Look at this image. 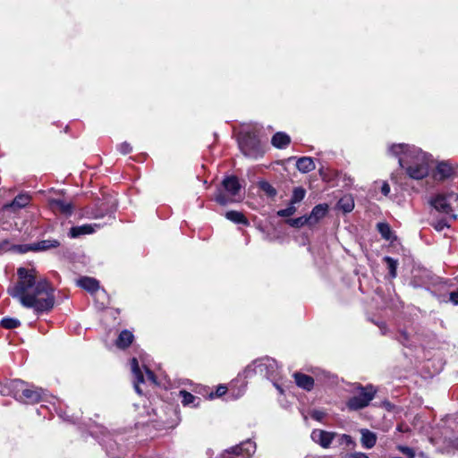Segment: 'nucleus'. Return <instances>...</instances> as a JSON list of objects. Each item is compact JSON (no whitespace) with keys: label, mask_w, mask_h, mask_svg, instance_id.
<instances>
[{"label":"nucleus","mask_w":458,"mask_h":458,"mask_svg":"<svg viewBox=\"0 0 458 458\" xmlns=\"http://www.w3.org/2000/svg\"><path fill=\"white\" fill-rule=\"evenodd\" d=\"M18 281L8 287L7 293L25 308L35 312L50 310L55 304L54 290L45 278H38L34 268L19 267Z\"/></svg>","instance_id":"obj_1"},{"label":"nucleus","mask_w":458,"mask_h":458,"mask_svg":"<svg viewBox=\"0 0 458 458\" xmlns=\"http://www.w3.org/2000/svg\"><path fill=\"white\" fill-rule=\"evenodd\" d=\"M389 152L399 158L400 166L407 175L415 180H420L428 175L429 170V156L415 146L393 144Z\"/></svg>","instance_id":"obj_2"},{"label":"nucleus","mask_w":458,"mask_h":458,"mask_svg":"<svg viewBox=\"0 0 458 458\" xmlns=\"http://www.w3.org/2000/svg\"><path fill=\"white\" fill-rule=\"evenodd\" d=\"M244 373L246 374V377L250 376L251 374H259L264 376L273 382L274 386L280 393L284 392L282 386L278 384L280 377L277 362L272 358L266 357L254 361L252 364L247 366Z\"/></svg>","instance_id":"obj_3"},{"label":"nucleus","mask_w":458,"mask_h":458,"mask_svg":"<svg viewBox=\"0 0 458 458\" xmlns=\"http://www.w3.org/2000/svg\"><path fill=\"white\" fill-rule=\"evenodd\" d=\"M240 190L241 185L237 177L228 176L223 180L222 188L217 191L215 199L222 206L235 202Z\"/></svg>","instance_id":"obj_4"},{"label":"nucleus","mask_w":458,"mask_h":458,"mask_svg":"<svg viewBox=\"0 0 458 458\" xmlns=\"http://www.w3.org/2000/svg\"><path fill=\"white\" fill-rule=\"evenodd\" d=\"M355 391V395L347 402V407L352 411H357L368 406L376 394V390L372 386H367L366 387L358 386Z\"/></svg>","instance_id":"obj_5"},{"label":"nucleus","mask_w":458,"mask_h":458,"mask_svg":"<svg viewBox=\"0 0 458 458\" xmlns=\"http://www.w3.org/2000/svg\"><path fill=\"white\" fill-rule=\"evenodd\" d=\"M240 148L244 156L257 158L263 154L259 140L252 133H245L239 141Z\"/></svg>","instance_id":"obj_6"},{"label":"nucleus","mask_w":458,"mask_h":458,"mask_svg":"<svg viewBox=\"0 0 458 458\" xmlns=\"http://www.w3.org/2000/svg\"><path fill=\"white\" fill-rule=\"evenodd\" d=\"M255 451L256 444L250 440H247L225 450L222 454V458H249Z\"/></svg>","instance_id":"obj_7"},{"label":"nucleus","mask_w":458,"mask_h":458,"mask_svg":"<svg viewBox=\"0 0 458 458\" xmlns=\"http://www.w3.org/2000/svg\"><path fill=\"white\" fill-rule=\"evenodd\" d=\"M457 201V195L454 192L437 194L431 201V205L439 212L449 214L452 212L453 202Z\"/></svg>","instance_id":"obj_8"},{"label":"nucleus","mask_w":458,"mask_h":458,"mask_svg":"<svg viewBox=\"0 0 458 458\" xmlns=\"http://www.w3.org/2000/svg\"><path fill=\"white\" fill-rule=\"evenodd\" d=\"M0 394L4 396L13 395L16 400H21V395L23 394V389L26 388L27 384L20 379L12 380L5 385L0 383Z\"/></svg>","instance_id":"obj_9"},{"label":"nucleus","mask_w":458,"mask_h":458,"mask_svg":"<svg viewBox=\"0 0 458 458\" xmlns=\"http://www.w3.org/2000/svg\"><path fill=\"white\" fill-rule=\"evenodd\" d=\"M30 202V196L28 194H19L14 198V199L7 204H4L2 208L1 212L4 214L6 212H12L16 213L20 209L27 207Z\"/></svg>","instance_id":"obj_10"},{"label":"nucleus","mask_w":458,"mask_h":458,"mask_svg":"<svg viewBox=\"0 0 458 458\" xmlns=\"http://www.w3.org/2000/svg\"><path fill=\"white\" fill-rule=\"evenodd\" d=\"M48 205L53 212L62 214L65 216H71L74 210V206L71 201H66L62 199H50Z\"/></svg>","instance_id":"obj_11"},{"label":"nucleus","mask_w":458,"mask_h":458,"mask_svg":"<svg viewBox=\"0 0 458 458\" xmlns=\"http://www.w3.org/2000/svg\"><path fill=\"white\" fill-rule=\"evenodd\" d=\"M336 436L334 432H328L321 429H314L311 432V439L320 445L323 448H328Z\"/></svg>","instance_id":"obj_12"},{"label":"nucleus","mask_w":458,"mask_h":458,"mask_svg":"<svg viewBox=\"0 0 458 458\" xmlns=\"http://www.w3.org/2000/svg\"><path fill=\"white\" fill-rule=\"evenodd\" d=\"M44 395V390L38 387H27L23 389V394L21 395V402L35 403L41 401Z\"/></svg>","instance_id":"obj_13"},{"label":"nucleus","mask_w":458,"mask_h":458,"mask_svg":"<svg viewBox=\"0 0 458 458\" xmlns=\"http://www.w3.org/2000/svg\"><path fill=\"white\" fill-rule=\"evenodd\" d=\"M60 245L57 240H43L38 242H35L30 245L22 247V251L33 250V251H45L50 249L57 248Z\"/></svg>","instance_id":"obj_14"},{"label":"nucleus","mask_w":458,"mask_h":458,"mask_svg":"<svg viewBox=\"0 0 458 458\" xmlns=\"http://www.w3.org/2000/svg\"><path fill=\"white\" fill-rule=\"evenodd\" d=\"M131 371H132V373L134 375V377H135L134 389L137 392V394H141L142 391H141V389L140 387V384L145 382V377H144V375H143V373L141 372V370L140 369L139 362H138L136 358H133L131 360Z\"/></svg>","instance_id":"obj_15"},{"label":"nucleus","mask_w":458,"mask_h":458,"mask_svg":"<svg viewBox=\"0 0 458 458\" xmlns=\"http://www.w3.org/2000/svg\"><path fill=\"white\" fill-rule=\"evenodd\" d=\"M77 284L91 293H99V284L95 278L81 277L78 280Z\"/></svg>","instance_id":"obj_16"},{"label":"nucleus","mask_w":458,"mask_h":458,"mask_svg":"<svg viewBox=\"0 0 458 458\" xmlns=\"http://www.w3.org/2000/svg\"><path fill=\"white\" fill-rule=\"evenodd\" d=\"M328 206L326 204H319L313 208L310 215L308 216L310 225L317 224L323 218L327 212Z\"/></svg>","instance_id":"obj_17"},{"label":"nucleus","mask_w":458,"mask_h":458,"mask_svg":"<svg viewBox=\"0 0 458 458\" xmlns=\"http://www.w3.org/2000/svg\"><path fill=\"white\" fill-rule=\"evenodd\" d=\"M360 432L361 435L360 442L362 446L367 449L374 447L377 443V435L367 428H361Z\"/></svg>","instance_id":"obj_18"},{"label":"nucleus","mask_w":458,"mask_h":458,"mask_svg":"<svg viewBox=\"0 0 458 458\" xmlns=\"http://www.w3.org/2000/svg\"><path fill=\"white\" fill-rule=\"evenodd\" d=\"M95 226H98L97 225H83L81 226H74L72 227L70 230V236L72 238H76L81 235L84 234H90L95 232Z\"/></svg>","instance_id":"obj_19"},{"label":"nucleus","mask_w":458,"mask_h":458,"mask_svg":"<svg viewBox=\"0 0 458 458\" xmlns=\"http://www.w3.org/2000/svg\"><path fill=\"white\" fill-rule=\"evenodd\" d=\"M295 382L298 386L305 389V390H310L314 386V380L311 377L301 374V373H295L294 374Z\"/></svg>","instance_id":"obj_20"},{"label":"nucleus","mask_w":458,"mask_h":458,"mask_svg":"<svg viewBox=\"0 0 458 458\" xmlns=\"http://www.w3.org/2000/svg\"><path fill=\"white\" fill-rule=\"evenodd\" d=\"M454 174L452 166L448 163H440L436 170L435 177L437 180H445Z\"/></svg>","instance_id":"obj_21"},{"label":"nucleus","mask_w":458,"mask_h":458,"mask_svg":"<svg viewBox=\"0 0 458 458\" xmlns=\"http://www.w3.org/2000/svg\"><path fill=\"white\" fill-rule=\"evenodd\" d=\"M271 142L277 148H284L290 144L291 139L286 133L276 132L273 136Z\"/></svg>","instance_id":"obj_22"},{"label":"nucleus","mask_w":458,"mask_h":458,"mask_svg":"<svg viewBox=\"0 0 458 458\" xmlns=\"http://www.w3.org/2000/svg\"><path fill=\"white\" fill-rule=\"evenodd\" d=\"M133 340V335L128 330H123L120 333L115 344L120 349L127 348Z\"/></svg>","instance_id":"obj_23"},{"label":"nucleus","mask_w":458,"mask_h":458,"mask_svg":"<svg viewBox=\"0 0 458 458\" xmlns=\"http://www.w3.org/2000/svg\"><path fill=\"white\" fill-rule=\"evenodd\" d=\"M297 169L301 173H309L315 169V164L311 157H300L296 162Z\"/></svg>","instance_id":"obj_24"},{"label":"nucleus","mask_w":458,"mask_h":458,"mask_svg":"<svg viewBox=\"0 0 458 458\" xmlns=\"http://www.w3.org/2000/svg\"><path fill=\"white\" fill-rule=\"evenodd\" d=\"M225 217L236 224L248 225L247 218L243 216L242 213L238 211H228L225 214Z\"/></svg>","instance_id":"obj_25"},{"label":"nucleus","mask_w":458,"mask_h":458,"mask_svg":"<svg viewBox=\"0 0 458 458\" xmlns=\"http://www.w3.org/2000/svg\"><path fill=\"white\" fill-rule=\"evenodd\" d=\"M338 207L344 212H351L354 208V202L350 197H344L339 200Z\"/></svg>","instance_id":"obj_26"},{"label":"nucleus","mask_w":458,"mask_h":458,"mask_svg":"<svg viewBox=\"0 0 458 458\" xmlns=\"http://www.w3.org/2000/svg\"><path fill=\"white\" fill-rule=\"evenodd\" d=\"M306 191L301 187H297L293 190L292 198H291V204H296L301 201L305 197Z\"/></svg>","instance_id":"obj_27"},{"label":"nucleus","mask_w":458,"mask_h":458,"mask_svg":"<svg viewBox=\"0 0 458 458\" xmlns=\"http://www.w3.org/2000/svg\"><path fill=\"white\" fill-rule=\"evenodd\" d=\"M287 223L291 226L296 227V228H300V227L303 226L304 225H310L309 218L306 216H300V217H297V218L288 219Z\"/></svg>","instance_id":"obj_28"},{"label":"nucleus","mask_w":458,"mask_h":458,"mask_svg":"<svg viewBox=\"0 0 458 458\" xmlns=\"http://www.w3.org/2000/svg\"><path fill=\"white\" fill-rule=\"evenodd\" d=\"M377 229L382 237L386 240H391L392 231L390 226L386 223L377 224Z\"/></svg>","instance_id":"obj_29"},{"label":"nucleus","mask_w":458,"mask_h":458,"mask_svg":"<svg viewBox=\"0 0 458 458\" xmlns=\"http://www.w3.org/2000/svg\"><path fill=\"white\" fill-rule=\"evenodd\" d=\"M179 394L182 397V403L183 405L193 404L194 401L197 399L196 396L185 390L180 391Z\"/></svg>","instance_id":"obj_30"},{"label":"nucleus","mask_w":458,"mask_h":458,"mask_svg":"<svg viewBox=\"0 0 458 458\" xmlns=\"http://www.w3.org/2000/svg\"><path fill=\"white\" fill-rule=\"evenodd\" d=\"M1 325L2 327H4V328H7V329H12V328H16L18 327L21 323L18 319L16 318H4L1 320Z\"/></svg>","instance_id":"obj_31"},{"label":"nucleus","mask_w":458,"mask_h":458,"mask_svg":"<svg viewBox=\"0 0 458 458\" xmlns=\"http://www.w3.org/2000/svg\"><path fill=\"white\" fill-rule=\"evenodd\" d=\"M259 188L268 197H275L276 195V190L267 182H261L259 183Z\"/></svg>","instance_id":"obj_32"},{"label":"nucleus","mask_w":458,"mask_h":458,"mask_svg":"<svg viewBox=\"0 0 458 458\" xmlns=\"http://www.w3.org/2000/svg\"><path fill=\"white\" fill-rule=\"evenodd\" d=\"M384 259L387 265L391 277L392 278L395 277L396 276L397 261L390 257H386Z\"/></svg>","instance_id":"obj_33"},{"label":"nucleus","mask_w":458,"mask_h":458,"mask_svg":"<svg viewBox=\"0 0 458 458\" xmlns=\"http://www.w3.org/2000/svg\"><path fill=\"white\" fill-rule=\"evenodd\" d=\"M296 212V208L293 204H291L288 208L277 211V216L282 217H288L293 216Z\"/></svg>","instance_id":"obj_34"},{"label":"nucleus","mask_w":458,"mask_h":458,"mask_svg":"<svg viewBox=\"0 0 458 458\" xmlns=\"http://www.w3.org/2000/svg\"><path fill=\"white\" fill-rule=\"evenodd\" d=\"M398 450L403 454L402 458H413L414 457V452L410 447L400 445V446H398Z\"/></svg>","instance_id":"obj_35"},{"label":"nucleus","mask_w":458,"mask_h":458,"mask_svg":"<svg viewBox=\"0 0 458 458\" xmlns=\"http://www.w3.org/2000/svg\"><path fill=\"white\" fill-rule=\"evenodd\" d=\"M340 444H345L348 446L355 445L352 437L349 435H345V434H344L340 437Z\"/></svg>","instance_id":"obj_36"},{"label":"nucleus","mask_w":458,"mask_h":458,"mask_svg":"<svg viewBox=\"0 0 458 458\" xmlns=\"http://www.w3.org/2000/svg\"><path fill=\"white\" fill-rule=\"evenodd\" d=\"M118 148L123 155L130 153L132 149L131 146L128 142H123L119 145Z\"/></svg>","instance_id":"obj_37"},{"label":"nucleus","mask_w":458,"mask_h":458,"mask_svg":"<svg viewBox=\"0 0 458 458\" xmlns=\"http://www.w3.org/2000/svg\"><path fill=\"white\" fill-rule=\"evenodd\" d=\"M433 226H434V228H435L437 232H441V231H443L445 227H449V225H447V223H446L445 220H440V221L436 222L435 224H433Z\"/></svg>","instance_id":"obj_38"},{"label":"nucleus","mask_w":458,"mask_h":458,"mask_svg":"<svg viewBox=\"0 0 458 458\" xmlns=\"http://www.w3.org/2000/svg\"><path fill=\"white\" fill-rule=\"evenodd\" d=\"M311 418L318 420V421H321L323 420V418L325 417V412L322 411H313L310 414Z\"/></svg>","instance_id":"obj_39"},{"label":"nucleus","mask_w":458,"mask_h":458,"mask_svg":"<svg viewBox=\"0 0 458 458\" xmlns=\"http://www.w3.org/2000/svg\"><path fill=\"white\" fill-rule=\"evenodd\" d=\"M146 377H147V380L150 381L153 384H156V377H155L154 373L147 368H146Z\"/></svg>","instance_id":"obj_40"},{"label":"nucleus","mask_w":458,"mask_h":458,"mask_svg":"<svg viewBox=\"0 0 458 458\" xmlns=\"http://www.w3.org/2000/svg\"><path fill=\"white\" fill-rule=\"evenodd\" d=\"M226 390H227L226 386H217L215 394H216V396L220 397V396L224 395L226 393Z\"/></svg>","instance_id":"obj_41"},{"label":"nucleus","mask_w":458,"mask_h":458,"mask_svg":"<svg viewBox=\"0 0 458 458\" xmlns=\"http://www.w3.org/2000/svg\"><path fill=\"white\" fill-rule=\"evenodd\" d=\"M450 301L454 304L458 305V289L456 291L450 293Z\"/></svg>","instance_id":"obj_42"},{"label":"nucleus","mask_w":458,"mask_h":458,"mask_svg":"<svg viewBox=\"0 0 458 458\" xmlns=\"http://www.w3.org/2000/svg\"><path fill=\"white\" fill-rule=\"evenodd\" d=\"M381 192L385 196H387L389 194V192H390V186H389V184L386 182H383L382 187H381Z\"/></svg>","instance_id":"obj_43"},{"label":"nucleus","mask_w":458,"mask_h":458,"mask_svg":"<svg viewBox=\"0 0 458 458\" xmlns=\"http://www.w3.org/2000/svg\"><path fill=\"white\" fill-rule=\"evenodd\" d=\"M352 458H369L366 454L364 453H354L351 454Z\"/></svg>","instance_id":"obj_44"},{"label":"nucleus","mask_w":458,"mask_h":458,"mask_svg":"<svg viewBox=\"0 0 458 458\" xmlns=\"http://www.w3.org/2000/svg\"><path fill=\"white\" fill-rule=\"evenodd\" d=\"M452 217H453V219H456L457 216H456V215H453Z\"/></svg>","instance_id":"obj_45"}]
</instances>
